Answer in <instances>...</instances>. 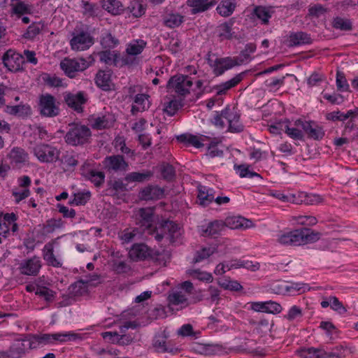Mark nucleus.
I'll use <instances>...</instances> for the list:
<instances>
[{"label": "nucleus", "instance_id": "nucleus-44", "mask_svg": "<svg viewBox=\"0 0 358 358\" xmlns=\"http://www.w3.org/2000/svg\"><path fill=\"white\" fill-rule=\"evenodd\" d=\"M86 174L85 179L90 180L96 187H101L105 181V173L103 171L93 170Z\"/></svg>", "mask_w": 358, "mask_h": 358}, {"label": "nucleus", "instance_id": "nucleus-60", "mask_svg": "<svg viewBox=\"0 0 358 358\" xmlns=\"http://www.w3.org/2000/svg\"><path fill=\"white\" fill-rule=\"evenodd\" d=\"M91 198V192L90 191L79 192L74 194V198L71 202L76 206L85 205Z\"/></svg>", "mask_w": 358, "mask_h": 358}, {"label": "nucleus", "instance_id": "nucleus-27", "mask_svg": "<svg viewBox=\"0 0 358 358\" xmlns=\"http://www.w3.org/2000/svg\"><path fill=\"white\" fill-rule=\"evenodd\" d=\"M8 158L12 164L20 166L28 161L29 155L23 148L14 147L8 154Z\"/></svg>", "mask_w": 358, "mask_h": 358}, {"label": "nucleus", "instance_id": "nucleus-28", "mask_svg": "<svg viewBox=\"0 0 358 358\" xmlns=\"http://www.w3.org/2000/svg\"><path fill=\"white\" fill-rule=\"evenodd\" d=\"M197 190V199L200 205L207 206L214 201L215 191L213 189L199 185Z\"/></svg>", "mask_w": 358, "mask_h": 358}, {"label": "nucleus", "instance_id": "nucleus-14", "mask_svg": "<svg viewBox=\"0 0 358 358\" xmlns=\"http://www.w3.org/2000/svg\"><path fill=\"white\" fill-rule=\"evenodd\" d=\"M42 266L41 259L38 256L25 259L21 262L19 270L21 274L36 276Z\"/></svg>", "mask_w": 358, "mask_h": 358}, {"label": "nucleus", "instance_id": "nucleus-52", "mask_svg": "<svg viewBox=\"0 0 358 358\" xmlns=\"http://www.w3.org/2000/svg\"><path fill=\"white\" fill-rule=\"evenodd\" d=\"M216 248L215 247L202 248L201 250L196 251L194 257V262L195 263L202 262L214 254Z\"/></svg>", "mask_w": 358, "mask_h": 358}, {"label": "nucleus", "instance_id": "nucleus-17", "mask_svg": "<svg viewBox=\"0 0 358 358\" xmlns=\"http://www.w3.org/2000/svg\"><path fill=\"white\" fill-rule=\"evenodd\" d=\"M146 45V41L142 39L131 41L127 45L126 53L127 55L122 57V63L124 64H131L132 60L130 58V56H136L140 55L145 49Z\"/></svg>", "mask_w": 358, "mask_h": 358}, {"label": "nucleus", "instance_id": "nucleus-13", "mask_svg": "<svg viewBox=\"0 0 358 358\" xmlns=\"http://www.w3.org/2000/svg\"><path fill=\"white\" fill-rule=\"evenodd\" d=\"M224 115L227 117L228 131L231 133H239L243 131L244 126L240 121V114L234 107L225 108Z\"/></svg>", "mask_w": 358, "mask_h": 358}, {"label": "nucleus", "instance_id": "nucleus-24", "mask_svg": "<svg viewBox=\"0 0 358 358\" xmlns=\"http://www.w3.org/2000/svg\"><path fill=\"white\" fill-rule=\"evenodd\" d=\"M217 4L215 0H187V5L191 8V14L205 12Z\"/></svg>", "mask_w": 358, "mask_h": 358}, {"label": "nucleus", "instance_id": "nucleus-25", "mask_svg": "<svg viewBox=\"0 0 358 358\" xmlns=\"http://www.w3.org/2000/svg\"><path fill=\"white\" fill-rule=\"evenodd\" d=\"M138 215L141 226L145 227L149 231V233L154 234V230L155 229V228H152L154 208H140L138 211Z\"/></svg>", "mask_w": 358, "mask_h": 358}, {"label": "nucleus", "instance_id": "nucleus-53", "mask_svg": "<svg viewBox=\"0 0 358 358\" xmlns=\"http://www.w3.org/2000/svg\"><path fill=\"white\" fill-rule=\"evenodd\" d=\"M332 26L334 29L342 31H351L352 24L350 20L336 17L334 19Z\"/></svg>", "mask_w": 358, "mask_h": 358}, {"label": "nucleus", "instance_id": "nucleus-22", "mask_svg": "<svg viewBox=\"0 0 358 358\" xmlns=\"http://www.w3.org/2000/svg\"><path fill=\"white\" fill-rule=\"evenodd\" d=\"M55 240L47 243L42 250L43 259L48 266L59 268L62 266V262L55 257L54 254Z\"/></svg>", "mask_w": 358, "mask_h": 358}, {"label": "nucleus", "instance_id": "nucleus-41", "mask_svg": "<svg viewBox=\"0 0 358 358\" xmlns=\"http://www.w3.org/2000/svg\"><path fill=\"white\" fill-rule=\"evenodd\" d=\"M236 8V0H223L217 6V13L224 17L231 15Z\"/></svg>", "mask_w": 358, "mask_h": 358}, {"label": "nucleus", "instance_id": "nucleus-51", "mask_svg": "<svg viewBox=\"0 0 358 358\" xmlns=\"http://www.w3.org/2000/svg\"><path fill=\"white\" fill-rule=\"evenodd\" d=\"M249 168L250 166L246 164L234 165V169L236 171V173H238L241 178L258 177L262 178L259 173L250 171Z\"/></svg>", "mask_w": 358, "mask_h": 358}, {"label": "nucleus", "instance_id": "nucleus-37", "mask_svg": "<svg viewBox=\"0 0 358 358\" xmlns=\"http://www.w3.org/2000/svg\"><path fill=\"white\" fill-rule=\"evenodd\" d=\"M257 50V45L254 43H247L245 48L240 52L238 56L234 57L238 66L248 63L252 59L251 54Z\"/></svg>", "mask_w": 358, "mask_h": 358}, {"label": "nucleus", "instance_id": "nucleus-39", "mask_svg": "<svg viewBox=\"0 0 358 358\" xmlns=\"http://www.w3.org/2000/svg\"><path fill=\"white\" fill-rule=\"evenodd\" d=\"M4 111L12 115L20 117L27 116L31 114V108L26 104H19L16 106H6Z\"/></svg>", "mask_w": 358, "mask_h": 358}, {"label": "nucleus", "instance_id": "nucleus-5", "mask_svg": "<svg viewBox=\"0 0 358 358\" xmlns=\"http://www.w3.org/2000/svg\"><path fill=\"white\" fill-rule=\"evenodd\" d=\"M70 46L73 50L84 51L89 49L94 43L93 36L87 31L75 29L72 32Z\"/></svg>", "mask_w": 358, "mask_h": 358}, {"label": "nucleus", "instance_id": "nucleus-6", "mask_svg": "<svg viewBox=\"0 0 358 358\" xmlns=\"http://www.w3.org/2000/svg\"><path fill=\"white\" fill-rule=\"evenodd\" d=\"M192 84L190 77L179 74L173 76L169 79L167 88L169 90L174 91L178 96L185 97L190 93Z\"/></svg>", "mask_w": 358, "mask_h": 358}, {"label": "nucleus", "instance_id": "nucleus-4", "mask_svg": "<svg viewBox=\"0 0 358 358\" xmlns=\"http://www.w3.org/2000/svg\"><path fill=\"white\" fill-rule=\"evenodd\" d=\"M33 154L42 163H53L59 159L60 151L50 144L39 143L33 148Z\"/></svg>", "mask_w": 358, "mask_h": 358}, {"label": "nucleus", "instance_id": "nucleus-1", "mask_svg": "<svg viewBox=\"0 0 358 358\" xmlns=\"http://www.w3.org/2000/svg\"><path fill=\"white\" fill-rule=\"evenodd\" d=\"M319 239V233L308 228L293 229L281 232L277 236V242L283 245L299 246L313 243Z\"/></svg>", "mask_w": 358, "mask_h": 358}, {"label": "nucleus", "instance_id": "nucleus-45", "mask_svg": "<svg viewBox=\"0 0 358 358\" xmlns=\"http://www.w3.org/2000/svg\"><path fill=\"white\" fill-rule=\"evenodd\" d=\"M291 220L295 222L296 224L305 226H313L317 223V220L315 217L307 215L292 216Z\"/></svg>", "mask_w": 358, "mask_h": 358}, {"label": "nucleus", "instance_id": "nucleus-7", "mask_svg": "<svg viewBox=\"0 0 358 358\" xmlns=\"http://www.w3.org/2000/svg\"><path fill=\"white\" fill-rule=\"evenodd\" d=\"M89 64L84 58H65L60 62V68L69 78H75L76 73L83 71L89 67Z\"/></svg>", "mask_w": 358, "mask_h": 358}, {"label": "nucleus", "instance_id": "nucleus-20", "mask_svg": "<svg viewBox=\"0 0 358 358\" xmlns=\"http://www.w3.org/2000/svg\"><path fill=\"white\" fill-rule=\"evenodd\" d=\"M297 125H301L303 131L308 135V137L314 140H320L324 136V131L322 127L315 124L314 122L296 121Z\"/></svg>", "mask_w": 358, "mask_h": 358}, {"label": "nucleus", "instance_id": "nucleus-8", "mask_svg": "<svg viewBox=\"0 0 358 358\" xmlns=\"http://www.w3.org/2000/svg\"><path fill=\"white\" fill-rule=\"evenodd\" d=\"M210 57V52H208L206 59L208 64L213 69V73L217 76H221L226 71L238 66L234 57L217 58L215 60L211 59Z\"/></svg>", "mask_w": 358, "mask_h": 358}, {"label": "nucleus", "instance_id": "nucleus-19", "mask_svg": "<svg viewBox=\"0 0 358 358\" xmlns=\"http://www.w3.org/2000/svg\"><path fill=\"white\" fill-rule=\"evenodd\" d=\"M167 300L169 307L172 309L174 306H178L182 309L189 305L188 296L182 289H172L169 293Z\"/></svg>", "mask_w": 358, "mask_h": 358}, {"label": "nucleus", "instance_id": "nucleus-46", "mask_svg": "<svg viewBox=\"0 0 358 358\" xmlns=\"http://www.w3.org/2000/svg\"><path fill=\"white\" fill-rule=\"evenodd\" d=\"M99 59L107 65H117V59L119 55L110 50H104L99 53Z\"/></svg>", "mask_w": 358, "mask_h": 358}, {"label": "nucleus", "instance_id": "nucleus-18", "mask_svg": "<svg viewBox=\"0 0 358 358\" xmlns=\"http://www.w3.org/2000/svg\"><path fill=\"white\" fill-rule=\"evenodd\" d=\"M16 220L17 215L13 213H6L0 218V235L6 237L10 231L16 232L18 229Z\"/></svg>", "mask_w": 358, "mask_h": 358}, {"label": "nucleus", "instance_id": "nucleus-33", "mask_svg": "<svg viewBox=\"0 0 358 358\" xmlns=\"http://www.w3.org/2000/svg\"><path fill=\"white\" fill-rule=\"evenodd\" d=\"M95 83L103 90H110L112 84L110 71L99 70L96 74Z\"/></svg>", "mask_w": 358, "mask_h": 358}, {"label": "nucleus", "instance_id": "nucleus-42", "mask_svg": "<svg viewBox=\"0 0 358 358\" xmlns=\"http://www.w3.org/2000/svg\"><path fill=\"white\" fill-rule=\"evenodd\" d=\"M296 355L301 358H320L322 349L315 348H301L296 350Z\"/></svg>", "mask_w": 358, "mask_h": 358}, {"label": "nucleus", "instance_id": "nucleus-26", "mask_svg": "<svg viewBox=\"0 0 358 358\" xmlns=\"http://www.w3.org/2000/svg\"><path fill=\"white\" fill-rule=\"evenodd\" d=\"M167 336L164 333L156 335L153 340V346L157 352H171L176 354L178 352L176 348L171 347L166 341Z\"/></svg>", "mask_w": 358, "mask_h": 358}, {"label": "nucleus", "instance_id": "nucleus-48", "mask_svg": "<svg viewBox=\"0 0 358 358\" xmlns=\"http://www.w3.org/2000/svg\"><path fill=\"white\" fill-rule=\"evenodd\" d=\"M12 5V13L20 17L25 14H30L32 11V6L23 1H19Z\"/></svg>", "mask_w": 358, "mask_h": 358}, {"label": "nucleus", "instance_id": "nucleus-3", "mask_svg": "<svg viewBox=\"0 0 358 358\" xmlns=\"http://www.w3.org/2000/svg\"><path fill=\"white\" fill-rule=\"evenodd\" d=\"M182 231L178 224L170 220H164L158 228H155L154 235L159 242L166 238L170 242L174 243L181 236Z\"/></svg>", "mask_w": 358, "mask_h": 358}, {"label": "nucleus", "instance_id": "nucleus-12", "mask_svg": "<svg viewBox=\"0 0 358 358\" xmlns=\"http://www.w3.org/2000/svg\"><path fill=\"white\" fill-rule=\"evenodd\" d=\"M87 101V94L83 91H80L76 94L69 93L64 96L65 103L77 113L83 111V106Z\"/></svg>", "mask_w": 358, "mask_h": 358}, {"label": "nucleus", "instance_id": "nucleus-38", "mask_svg": "<svg viewBox=\"0 0 358 358\" xmlns=\"http://www.w3.org/2000/svg\"><path fill=\"white\" fill-rule=\"evenodd\" d=\"M153 176V172L145 171L143 173L131 172L124 177V180L127 182H143L149 180Z\"/></svg>", "mask_w": 358, "mask_h": 358}, {"label": "nucleus", "instance_id": "nucleus-62", "mask_svg": "<svg viewBox=\"0 0 358 358\" xmlns=\"http://www.w3.org/2000/svg\"><path fill=\"white\" fill-rule=\"evenodd\" d=\"M137 233V229H126L119 234V238L122 241V243H129L134 241Z\"/></svg>", "mask_w": 358, "mask_h": 358}, {"label": "nucleus", "instance_id": "nucleus-16", "mask_svg": "<svg viewBox=\"0 0 358 358\" xmlns=\"http://www.w3.org/2000/svg\"><path fill=\"white\" fill-rule=\"evenodd\" d=\"M176 139L180 143L186 146H194L200 148L204 146V142L209 141L210 137L204 135H194L185 133L176 136Z\"/></svg>", "mask_w": 358, "mask_h": 358}, {"label": "nucleus", "instance_id": "nucleus-31", "mask_svg": "<svg viewBox=\"0 0 358 358\" xmlns=\"http://www.w3.org/2000/svg\"><path fill=\"white\" fill-rule=\"evenodd\" d=\"M245 74V72H242L241 73L236 75L231 79L216 85L215 87V89L217 90V94H225L228 90L238 85L243 80Z\"/></svg>", "mask_w": 358, "mask_h": 358}, {"label": "nucleus", "instance_id": "nucleus-59", "mask_svg": "<svg viewBox=\"0 0 358 358\" xmlns=\"http://www.w3.org/2000/svg\"><path fill=\"white\" fill-rule=\"evenodd\" d=\"M231 26H232L231 23L225 22V23L220 24L218 27V29H217L218 36L222 41L225 40V39H230L232 37Z\"/></svg>", "mask_w": 358, "mask_h": 358}, {"label": "nucleus", "instance_id": "nucleus-49", "mask_svg": "<svg viewBox=\"0 0 358 358\" xmlns=\"http://www.w3.org/2000/svg\"><path fill=\"white\" fill-rule=\"evenodd\" d=\"M102 7L113 15H117L122 10V4L117 0H102Z\"/></svg>", "mask_w": 358, "mask_h": 358}, {"label": "nucleus", "instance_id": "nucleus-32", "mask_svg": "<svg viewBox=\"0 0 358 358\" xmlns=\"http://www.w3.org/2000/svg\"><path fill=\"white\" fill-rule=\"evenodd\" d=\"M273 10L270 7L263 6H255L253 9L252 15L260 20L262 24L267 25L269 20L272 17Z\"/></svg>", "mask_w": 358, "mask_h": 358}, {"label": "nucleus", "instance_id": "nucleus-63", "mask_svg": "<svg viewBox=\"0 0 358 358\" xmlns=\"http://www.w3.org/2000/svg\"><path fill=\"white\" fill-rule=\"evenodd\" d=\"M180 103L176 99H172L164 103V111L169 116H173L179 109Z\"/></svg>", "mask_w": 358, "mask_h": 358}, {"label": "nucleus", "instance_id": "nucleus-9", "mask_svg": "<svg viewBox=\"0 0 358 358\" xmlns=\"http://www.w3.org/2000/svg\"><path fill=\"white\" fill-rule=\"evenodd\" d=\"M38 107L41 115L45 117H52L59 113V108L56 104L55 98L50 94H43L40 96Z\"/></svg>", "mask_w": 358, "mask_h": 358}, {"label": "nucleus", "instance_id": "nucleus-40", "mask_svg": "<svg viewBox=\"0 0 358 358\" xmlns=\"http://www.w3.org/2000/svg\"><path fill=\"white\" fill-rule=\"evenodd\" d=\"M184 21V16L178 13H168L164 17V24L169 28L179 27Z\"/></svg>", "mask_w": 358, "mask_h": 358}, {"label": "nucleus", "instance_id": "nucleus-50", "mask_svg": "<svg viewBox=\"0 0 358 358\" xmlns=\"http://www.w3.org/2000/svg\"><path fill=\"white\" fill-rule=\"evenodd\" d=\"M285 76L271 78L264 82L265 87L270 92H276L285 84Z\"/></svg>", "mask_w": 358, "mask_h": 358}, {"label": "nucleus", "instance_id": "nucleus-10", "mask_svg": "<svg viewBox=\"0 0 358 358\" xmlns=\"http://www.w3.org/2000/svg\"><path fill=\"white\" fill-rule=\"evenodd\" d=\"M2 62L8 70L17 72L23 70L24 58L23 55L16 52L14 50L9 49L3 54Z\"/></svg>", "mask_w": 358, "mask_h": 358}, {"label": "nucleus", "instance_id": "nucleus-61", "mask_svg": "<svg viewBox=\"0 0 358 358\" xmlns=\"http://www.w3.org/2000/svg\"><path fill=\"white\" fill-rule=\"evenodd\" d=\"M221 142L217 138H213L208 146V154L211 157H220L223 155V151L217 148V145Z\"/></svg>", "mask_w": 358, "mask_h": 358}, {"label": "nucleus", "instance_id": "nucleus-57", "mask_svg": "<svg viewBox=\"0 0 358 358\" xmlns=\"http://www.w3.org/2000/svg\"><path fill=\"white\" fill-rule=\"evenodd\" d=\"M302 317V309L299 306L295 305L292 306L287 311V313L284 316V317L289 322L299 320L301 319Z\"/></svg>", "mask_w": 358, "mask_h": 358}, {"label": "nucleus", "instance_id": "nucleus-43", "mask_svg": "<svg viewBox=\"0 0 358 358\" xmlns=\"http://www.w3.org/2000/svg\"><path fill=\"white\" fill-rule=\"evenodd\" d=\"M43 29H44L43 23L41 22H34L28 27L27 31L24 34L23 36L27 39L33 40L39 34H41V31Z\"/></svg>", "mask_w": 358, "mask_h": 358}, {"label": "nucleus", "instance_id": "nucleus-29", "mask_svg": "<svg viewBox=\"0 0 358 358\" xmlns=\"http://www.w3.org/2000/svg\"><path fill=\"white\" fill-rule=\"evenodd\" d=\"M150 96L146 94H137L134 97V104L131 106V112L133 115L138 112H143L148 110L150 106L149 100Z\"/></svg>", "mask_w": 358, "mask_h": 358}, {"label": "nucleus", "instance_id": "nucleus-2", "mask_svg": "<svg viewBox=\"0 0 358 358\" xmlns=\"http://www.w3.org/2000/svg\"><path fill=\"white\" fill-rule=\"evenodd\" d=\"M91 136L89 127L80 124H72L66 132L64 139L67 144L77 146L86 143Z\"/></svg>", "mask_w": 358, "mask_h": 358}, {"label": "nucleus", "instance_id": "nucleus-55", "mask_svg": "<svg viewBox=\"0 0 358 358\" xmlns=\"http://www.w3.org/2000/svg\"><path fill=\"white\" fill-rule=\"evenodd\" d=\"M287 293L293 295L296 293L302 294L310 289L308 284L301 282H291L289 285H287Z\"/></svg>", "mask_w": 358, "mask_h": 358}, {"label": "nucleus", "instance_id": "nucleus-23", "mask_svg": "<svg viewBox=\"0 0 358 358\" xmlns=\"http://www.w3.org/2000/svg\"><path fill=\"white\" fill-rule=\"evenodd\" d=\"M129 256L134 261L145 260L151 257V250L143 243H136L131 248Z\"/></svg>", "mask_w": 358, "mask_h": 358}, {"label": "nucleus", "instance_id": "nucleus-47", "mask_svg": "<svg viewBox=\"0 0 358 358\" xmlns=\"http://www.w3.org/2000/svg\"><path fill=\"white\" fill-rule=\"evenodd\" d=\"M119 44V41L109 31H105L101 36V45L104 48H113Z\"/></svg>", "mask_w": 358, "mask_h": 358}, {"label": "nucleus", "instance_id": "nucleus-64", "mask_svg": "<svg viewBox=\"0 0 358 358\" xmlns=\"http://www.w3.org/2000/svg\"><path fill=\"white\" fill-rule=\"evenodd\" d=\"M161 173L162 178L166 181L173 180L176 176L174 167L169 164H166L162 166L161 169Z\"/></svg>", "mask_w": 358, "mask_h": 358}, {"label": "nucleus", "instance_id": "nucleus-58", "mask_svg": "<svg viewBox=\"0 0 358 358\" xmlns=\"http://www.w3.org/2000/svg\"><path fill=\"white\" fill-rule=\"evenodd\" d=\"M271 195L274 196L275 198L283 201V202H290L294 203H299V202H301L302 200H300L297 199L295 196V194H285L283 192H281L280 191H275L271 193Z\"/></svg>", "mask_w": 358, "mask_h": 358}, {"label": "nucleus", "instance_id": "nucleus-21", "mask_svg": "<svg viewBox=\"0 0 358 358\" xmlns=\"http://www.w3.org/2000/svg\"><path fill=\"white\" fill-rule=\"evenodd\" d=\"M225 227L231 229H246L254 226L250 220L246 219L242 216H230L223 221Z\"/></svg>", "mask_w": 358, "mask_h": 358}, {"label": "nucleus", "instance_id": "nucleus-30", "mask_svg": "<svg viewBox=\"0 0 358 358\" xmlns=\"http://www.w3.org/2000/svg\"><path fill=\"white\" fill-rule=\"evenodd\" d=\"M287 41V45L289 47L311 44L313 42L310 34L303 31L291 33L289 36Z\"/></svg>", "mask_w": 358, "mask_h": 358}, {"label": "nucleus", "instance_id": "nucleus-34", "mask_svg": "<svg viewBox=\"0 0 358 358\" xmlns=\"http://www.w3.org/2000/svg\"><path fill=\"white\" fill-rule=\"evenodd\" d=\"M127 190V184L120 179L110 180L107 182L106 194L117 196L119 194Z\"/></svg>", "mask_w": 358, "mask_h": 358}, {"label": "nucleus", "instance_id": "nucleus-36", "mask_svg": "<svg viewBox=\"0 0 358 358\" xmlns=\"http://www.w3.org/2000/svg\"><path fill=\"white\" fill-rule=\"evenodd\" d=\"M164 191L157 186L149 185L140 192V197L143 200H156L161 198Z\"/></svg>", "mask_w": 358, "mask_h": 358}, {"label": "nucleus", "instance_id": "nucleus-35", "mask_svg": "<svg viewBox=\"0 0 358 358\" xmlns=\"http://www.w3.org/2000/svg\"><path fill=\"white\" fill-rule=\"evenodd\" d=\"M225 229L222 220H215L210 222L205 229L202 230L201 236L205 237H215Z\"/></svg>", "mask_w": 358, "mask_h": 358}, {"label": "nucleus", "instance_id": "nucleus-11", "mask_svg": "<svg viewBox=\"0 0 358 358\" xmlns=\"http://www.w3.org/2000/svg\"><path fill=\"white\" fill-rule=\"evenodd\" d=\"M103 164L108 171L124 172L129 169V163L121 155L107 156L104 159Z\"/></svg>", "mask_w": 358, "mask_h": 358}, {"label": "nucleus", "instance_id": "nucleus-15", "mask_svg": "<svg viewBox=\"0 0 358 358\" xmlns=\"http://www.w3.org/2000/svg\"><path fill=\"white\" fill-rule=\"evenodd\" d=\"M78 334L73 333L44 334L37 336L36 341L39 343L45 345L52 343L55 341L62 343L67 341L76 340Z\"/></svg>", "mask_w": 358, "mask_h": 358}, {"label": "nucleus", "instance_id": "nucleus-54", "mask_svg": "<svg viewBox=\"0 0 358 358\" xmlns=\"http://www.w3.org/2000/svg\"><path fill=\"white\" fill-rule=\"evenodd\" d=\"M35 294L44 298L47 302H51L55 299L56 293L46 287L38 286L35 290Z\"/></svg>", "mask_w": 358, "mask_h": 358}, {"label": "nucleus", "instance_id": "nucleus-56", "mask_svg": "<svg viewBox=\"0 0 358 358\" xmlns=\"http://www.w3.org/2000/svg\"><path fill=\"white\" fill-rule=\"evenodd\" d=\"M336 82L338 91L341 92H350V85L343 72L337 71Z\"/></svg>", "mask_w": 358, "mask_h": 358}]
</instances>
